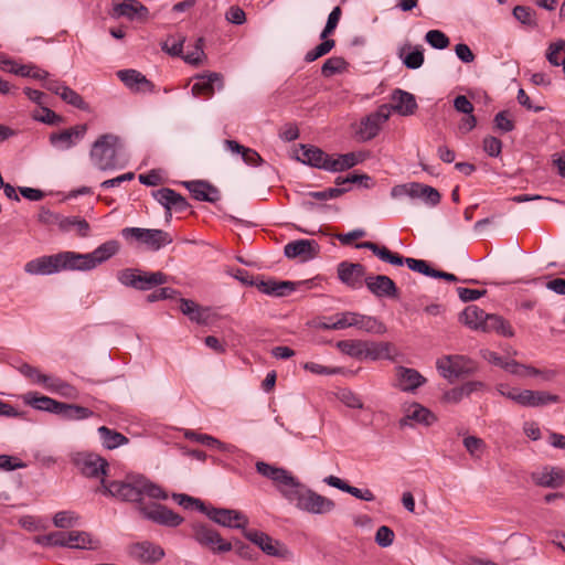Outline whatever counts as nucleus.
<instances>
[{
	"instance_id": "1",
	"label": "nucleus",
	"mask_w": 565,
	"mask_h": 565,
	"mask_svg": "<svg viewBox=\"0 0 565 565\" xmlns=\"http://www.w3.org/2000/svg\"><path fill=\"white\" fill-rule=\"evenodd\" d=\"M100 484V491L104 494L124 502L136 503L139 512L140 505H146L143 497L156 500H166L168 498L167 492L158 483L139 473H129L120 481L102 479Z\"/></svg>"
},
{
	"instance_id": "2",
	"label": "nucleus",
	"mask_w": 565,
	"mask_h": 565,
	"mask_svg": "<svg viewBox=\"0 0 565 565\" xmlns=\"http://www.w3.org/2000/svg\"><path fill=\"white\" fill-rule=\"evenodd\" d=\"M281 494L298 509L313 514L329 513L335 507L332 500L318 494L301 483L297 489H281Z\"/></svg>"
},
{
	"instance_id": "3",
	"label": "nucleus",
	"mask_w": 565,
	"mask_h": 565,
	"mask_svg": "<svg viewBox=\"0 0 565 565\" xmlns=\"http://www.w3.org/2000/svg\"><path fill=\"white\" fill-rule=\"evenodd\" d=\"M118 281L140 291L150 290L169 281V276L162 271H145L138 268H125L117 273Z\"/></svg>"
},
{
	"instance_id": "4",
	"label": "nucleus",
	"mask_w": 565,
	"mask_h": 565,
	"mask_svg": "<svg viewBox=\"0 0 565 565\" xmlns=\"http://www.w3.org/2000/svg\"><path fill=\"white\" fill-rule=\"evenodd\" d=\"M119 137L113 134H104L93 143L90 159L96 168L103 171L117 167V147Z\"/></svg>"
},
{
	"instance_id": "5",
	"label": "nucleus",
	"mask_w": 565,
	"mask_h": 565,
	"mask_svg": "<svg viewBox=\"0 0 565 565\" xmlns=\"http://www.w3.org/2000/svg\"><path fill=\"white\" fill-rule=\"evenodd\" d=\"M190 527L194 541L212 553L222 554L232 551L233 544L225 541L212 525L196 521L192 522Z\"/></svg>"
},
{
	"instance_id": "6",
	"label": "nucleus",
	"mask_w": 565,
	"mask_h": 565,
	"mask_svg": "<svg viewBox=\"0 0 565 565\" xmlns=\"http://www.w3.org/2000/svg\"><path fill=\"white\" fill-rule=\"evenodd\" d=\"M437 370L440 375L454 382L457 379L473 374L478 366L477 363L466 355H445L437 360Z\"/></svg>"
},
{
	"instance_id": "7",
	"label": "nucleus",
	"mask_w": 565,
	"mask_h": 565,
	"mask_svg": "<svg viewBox=\"0 0 565 565\" xmlns=\"http://www.w3.org/2000/svg\"><path fill=\"white\" fill-rule=\"evenodd\" d=\"M72 460L82 475L87 478H98L107 473L108 461L98 454L85 451L76 452Z\"/></svg>"
},
{
	"instance_id": "8",
	"label": "nucleus",
	"mask_w": 565,
	"mask_h": 565,
	"mask_svg": "<svg viewBox=\"0 0 565 565\" xmlns=\"http://www.w3.org/2000/svg\"><path fill=\"white\" fill-rule=\"evenodd\" d=\"M203 513L211 521L225 527L242 529L244 531L246 530L245 527L248 523V520L245 514L233 509L214 508L206 505V510Z\"/></svg>"
},
{
	"instance_id": "9",
	"label": "nucleus",
	"mask_w": 565,
	"mask_h": 565,
	"mask_svg": "<svg viewBox=\"0 0 565 565\" xmlns=\"http://www.w3.org/2000/svg\"><path fill=\"white\" fill-rule=\"evenodd\" d=\"M140 513L143 518L164 526L177 527L183 522L180 514L162 504L140 505Z\"/></svg>"
},
{
	"instance_id": "10",
	"label": "nucleus",
	"mask_w": 565,
	"mask_h": 565,
	"mask_svg": "<svg viewBox=\"0 0 565 565\" xmlns=\"http://www.w3.org/2000/svg\"><path fill=\"white\" fill-rule=\"evenodd\" d=\"M244 536L257 545L264 553L269 556L285 557L288 550L279 541L274 540L268 534L256 530H244Z\"/></svg>"
},
{
	"instance_id": "11",
	"label": "nucleus",
	"mask_w": 565,
	"mask_h": 565,
	"mask_svg": "<svg viewBox=\"0 0 565 565\" xmlns=\"http://www.w3.org/2000/svg\"><path fill=\"white\" fill-rule=\"evenodd\" d=\"M405 193L411 198H418L424 200L427 204L437 205L440 202V193L433 186L412 182L403 185H396L392 190V195Z\"/></svg>"
},
{
	"instance_id": "12",
	"label": "nucleus",
	"mask_w": 565,
	"mask_h": 565,
	"mask_svg": "<svg viewBox=\"0 0 565 565\" xmlns=\"http://www.w3.org/2000/svg\"><path fill=\"white\" fill-rule=\"evenodd\" d=\"M320 253V245L315 239H297L289 242L284 247L287 258H299L300 262L313 259Z\"/></svg>"
},
{
	"instance_id": "13",
	"label": "nucleus",
	"mask_w": 565,
	"mask_h": 565,
	"mask_svg": "<svg viewBox=\"0 0 565 565\" xmlns=\"http://www.w3.org/2000/svg\"><path fill=\"white\" fill-rule=\"evenodd\" d=\"M339 280L345 286L358 289L362 287L365 267L360 263L341 262L337 268Z\"/></svg>"
},
{
	"instance_id": "14",
	"label": "nucleus",
	"mask_w": 565,
	"mask_h": 565,
	"mask_svg": "<svg viewBox=\"0 0 565 565\" xmlns=\"http://www.w3.org/2000/svg\"><path fill=\"white\" fill-rule=\"evenodd\" d=\"M365 286L375 297H388L396 298L398 296V289L388 276L375 275L367 276L364 278Z\"/></svg>"
},
{
	"instance_id": "15",
	"label": "nucleus",
	"mask_w": 565,
	"mask_h": 565,
	"mask_svg": "<svg viewBox=\"0 0 565 565\" xmlns=\"http://www.w3.org/2000/svg\"><path fill=\"white\" fill-rule=\"evenodd\" d=\"M111 17H125L129 20L147 21L149 10L138 0H124V2L114 6Z\"/></svg>"
},
{
	"instance_id": "16",
	"label": "nucleus",
	"mask_w": 565,
	"mask_h": 565,
	"mask_svg": "<svg viewBox=\"0 0 565 565\" xmlns=\"http://www.w3.org/2000/svg\"><path fill=\"white\" fill-rule=\"evenodd\" d=\"M531 479L539 487L556 489L565 483V471L558 467H544L532 472Z\"/></svg>"
},
{
	"instance_id": "17",
	"label": "nucleus",
	"mask_w": 565,
	"mask_h": 565,
	"mask_svg": "<svg viewBox=\"0 0 565 565\" xmlns=\"http://www.w3.org/2000/svg\"><path fill=\"white\" fill-rule=\"evenodd\" d=\"M87 131V125H76L68 129L60 132H53L50 135V142L53 147L61 149H70L75 145L77 140L84 138Z\"/></svg>"
},
{
	"instance_id": "18",
	"label": "nucleus",
	"mask_w": 565,
	"mask_h": 565,
	"mask_svg": "<svg viewBox=\"0 0 565 565\" xmlns=\"http://www.w3.org/2000/svg\"><path fill=\"white\" fill-rule=\"evenodd\" d=\"M57 259L60 270H90L94 268V262L90 260L88 254L62 252L57 254Z\"/></svg>"
},
{
	"instance_id": "19",
	"label": "nucleus",
	"mask_w": 565,
	"mask_h": 565,
	"mask_svg": "<svg viewBox=\"0 0 565 565\" xmlns=\"http://www.w3.org/2000/svg\"><path fill=\"white\" fill-rule=\"evenodd\" d=\"M215 85L217 86V89H222L223 84V77L218 73H209L198 76V82L192 86V94L193 96H204L206 98H210L215 93Z\"/></svg>"
},
{
	"instance_id": "20",
	"label": "nucleus",
	"mask_w": 565,
	"mask_h": 565,
	"mask_svg": "<svg viewBox=\"0 0 565 565\" xmlns=\"http://www.w3.org/2000/svg\"><path fill=\"white\" fill-rule=\"evenodd\" d=\"M119 79L134 92H153L154 85L143 74L136 70H120L117 72Z\"/></svg>"
},
{
	"instance_id": "21",
	"label": "nucleus",
	"mask_w": 565,
	"mask_h": 565,
	"mask_svg": "<svg viewBox=\"0 0 565 565\" xmlns=\"http://www.w3.org/2000/svg\"><path fill=\"white\" fill-rule=\"evenodd\" d=\"M302 163L330 171L331 156L318 147L301 145V157H298Z\"/></svg>"
},
{
	"instance_id": "22",
	"label": "nucleus",
	"mask_w": 565,
	"mask_h": 565,
	"mask_svg": "<svg viewBox=\"0 0 565 565\" xmlns=\"http://www.w3.org/2000/svg\"><path fill=\"white\" fill-rule=\"evenodd\" d=\"M180 311L192 322L207 326L211 322V310L207 307H201L191 299H180Z\"/></svg>"
},
{
	"instance_id": "23",
	"label": "nucleus",
	"mask_w": 565,
	"mask_h": 565,
	"mask_svg": "<svg viewBox=\"0 0 565 565\" xmlns=\"http://www.w3.org/2000/svg\"><path fill=\"white\" fill-rule=\"evenodd\" d=\"M355 248L369 249L381 260L388 263L391 265H394V266L406 265V259L408 258V257H403L398 253L392 252L385 245H379L376 243L369 242V241L355 244Z\"/></svg>"
},
{
	"instance_id": "24",
	"label": "nucleus",
	"mask_w": 565,
	"mask_h": 565,
	"mask_svg": "<svg viewBox=\"0 0 565 565\" xmlns=\"http://www.w3.org/2000/svg\"><path fill=\"white\" fill-rule=\"evenodd\" d=\"M411 420L423 424L425 426H430L437 420V417L428 408L422 406L420 404L413 403L407 408L406 415L401 418L399 426L405 427L409 425Z\"/></svg>"
},
{
	"instance_id": "25",
	"label": "nucleus",
	"mask_w": 565,
	"mask_h": 565,
	"mask_svg": "<svg viewBox=\"0 0 565 565\" xmlns=\"http://www.w3.org/2000/svg\"><path fill=\"white\" fill-rule=\"evenodd\" d=\"M309 281L294 282V281H277L274 279L260 280L256 287L263 294L276 297H284L287 294L296 290L298 285L308 284Z\"/></svg>"
},
{
	"instance_id": "26",
	"label": "nucleus",
	"mask_w": 565,
	"mask_h": 565,
	"mask_svg": "<svg viewBox=\"0 0 565 565\" xmlns=\"http://www.w3.org/2000/svg\"><path fill=\"white\" fill-rule=\"evenodd\" d=\"M24 270L30 275H50L60 271L57 254L43 256L25 264Z\"/></svg>"
},
{
	"instance_id": "27",
	"label": "nucleus",
	"mask_w": 565,
	"mask_h": 565,
	"mask_svg": "<svg viewBox=\"0 0 565 565\" xmlns=\"http://www.w3.org/2000/svg\"><path fill=\"white\" fill-rule=\"evenodd\" d=\"M559 396L545 391L522 390L520 405L524 407H539L550 403H558Z\"/></svg>"
},
{
	"instance_id": "28",
	"label": "nucleus",
	"mask_w": 565,
	"mask_h": 565,
	"mask_svg": "<svg viewBox=\"0 0 565 565\" xmlns=\"http://www.w3.org/2000/svg\"><path fill=\"white\" fill-rule=\"evenodd\" d=\"M397 386L404 392H413L425 383V377L416 370L399 366L397 369Z\"/></svg>"
},
{
	"instance_id": "29",
	"label": "nucleus",
	"mask_w": 565,
	"mask_h": 565,
	"mask_svg": "<svg viewBox=\"0 0 565 565\" xmlns=\"http://www.w3.org/2000/svg\"><path fill=\"white\" fill-rule=\"evenodd\" d=\"M392 109L402 116H409L417 109L415 96L408 92L396 89L392 95Z\"/></svg>"
},
{
	"instance_id": "30",
	"label": "nucleus",
	"mask_w": 565,
	"mask_h": 565,
	"mask_svg": "<svg viewBox=\"0 0 565 565\" xmlns=\"http://www.w3.org/2000/svg\"><path fill=\"white\" fill-rule=\"evenodd\" d=\"M65 547L81 550H96L99 546V541L84 531L65 532Z\"/></svg>"
},
{
	"instance_id": "31",
	"label": "nucleus",
	"mask_w": 565,
	"mask_h": 565,
	"mask_svg": "<svg viewBox=\"0 0 565 565\" xmlns=\"http://www.w3.org/2000/svg\"><path fill=\"white\" fill-rule=\"evenodd\" d=\"M131 553L134 556L146 563H156L164 556L163 548L150 542L135 544Z\"/></svg>"
},
{
	"instance_id": "32",
	"label": "nucleus",
	"mask_w": 565,
	"mask_h": 565,
	"mask_svg": "<svg viewBox=\"0 0 565 565\" xmlns=\"http://www.w3.org/2000/svg\"><path fill=\"white\" fill-rule=\"evenodd\" d=\"M41 380L45 388L52 393L58 394L64 398L75 399L78 397V391L73 385L58 377L49 375L41 377Z\"/></svg>"
},
{
	"instance_id": "33",
	"label": "nucleus",
	"mask_w": 565,
	"mask_h": 565,
	"mask_svg": "<svg viewBox=\"0 0 565 565\" xmlns=\"http://www.w3.org/2000/svg\"><path fill=\"white\" fill-rule=\"evenodd\" d=\"M22 398L25 404L32 406L33 408L52 414H56L57 408L61 406V402L44 395H38L33 392L24 394Z\"/></svg>"
},
{
	"instance_id": "34",
	"label": "nucleus",
	"mask_w": 565,
	"mask_h": 565,
	"mask_svg": "<svg viewBox=\"0 0 565 565\" xmlns=\"http://www.w3.org/2000/svg\"><path fill=\"white\" fill-rule=\"evenodd\" d=\"M481 331L497 333L504 337H513L514 332L511 326L500 316L486 313L482 320Z\"/></svg>"
},
{
	"instance_id": "35",
	"label": "nucleus",
	"mask_w": 565,
	"mask_h": 565,
	"mask_svg": "<svg viewBox=\"0 0 565 565\" xmlns=\"http://www.w3.org/2000/svg\"><path fill=\"white\" fill-rule=\"evenodd\" d=\"M483 387V383L479 381H471L462 384L459 387H454L444 393L443 399L446 403L457 404L465 396H469L472 392L481 390Z\"/></svg>"
},
{
	"instance_id": "36",
	"label": "nucleus",
	"mask_w": 565,
	"mask_h": 565,
	"mask_svg": "<svg viewBox=\"0 0 565 565\" xmlns=\"http://www.w3.org/2000/svg\"><path fill=\"white\" fill-rule=\"evenodd\" d=\"M97 431L103 447L108 450L116 449L129 443V439L125 435L115 429H110L107 426L98 427Z\"/></svg>"
},
{
	"instance_id": "37",
	"label": "nucleus",
	"mask_w": 565,
	"mask_h": 565,
	"mask_svg": "<svg viewBox=\"0 0 565 565\" xmlns=\"http://www.w3.org/2000/svg\"><path fill=\"white\" fill-rule=\"evenodd\" d=\"M56 415H60L65 420H81L92 417L94 412L81 405L61 402V406L57 408Z\"/></svg>"
},
{
	"instance_id": "38",
	"label": "nucleus",
	"mask_w": 565,
	"mask_h": 565,
	"mask_svg": "<svg viewBox=\"0 0 565 565\" xmlns=\"http://www.w3.org/2000/svg\"><path fill=\"white\" fill-rule=\"evenodd\" d=\"M365 159L364 153H354L349 152L344 154H339L337 158L331 157L330 162V171L331 172H341L348 169L353 168L358 163L362 162Z\"/></svg>"
},
{
	"instance_id": "39",
	"label": "nucleus",
	"mask_w": 565,
	"mask_h": 565,
	"mask_svg": "<svg viewBox=\"0 0 565 565\" xmlns=\"http://www.w3.org/2000/svg\"><path fill=\"white\" fill-rule=\"evenodd\" d=\"M392 344L388 342H367L364 341L363 359L372 361L380 359H392Z\"/></svg>"
},
{
	"instance_id": "40",
	"label": "nucleus",
	"mask_w": 565,
	"mask_h": 565,
	"mask_svg": "<svg viewBox=\"0 0 565 565\" xmlns=\"http://www.w3.org/2000/svg\"><path fill=\"white\" fill-rule=\"evenodd\" d=\"M225 146L232 152L241 153L243 161L248 166L258 167L264 161L257 151L239 145L236 140H225Z\"/></svg>"
},
{
	"instance_id": "41",
	"label": "nucleus",
	"mask_w": 565,
	"mask_h": 565,
	"mask_svg": "<svg viewBox=\"0 0 565 565\" xmlns=\"http://www.w3.org/2000/svg\"><path fill=\"white\" fill-rule=\"evenodd\" d=\"M172 243V237L162 230L147 228L143 244L152 250H159L161 247Z\"/></svg>"
},
{
	"instance_id": "42",
	"label": "nucleus",
	"mask_w": 565,
	"mask_h": 565,
	"mask_svg": "<svg viewBox=\"0 0 565 565\" xmlns=\"http://www.w3.org/2000/svg\"><path fill=\"white\" fill-rule=\"evenodd\" d=\"M119 250V243L117 241H107L98 246L94 252L88 253L89 258L94 262V268L110 257H113Z\"/></svg>"
},
{
	"instance_id": "43",
	"label": "nucleus",
	"mask_w": 565,
	"mask_h": 565,
	"mask_svg": "<svg viewBox=\"0 0 565 565\" xmlns=\"http://www.w3.org/2000/svg\"><path fill=\"white\" fill-rule=\"evenodd\" d=\"M60 228L64 232L75 230L81 237H87L90 226L88 222L78 216H62L60 222Z\"/></svg>"
},
{
	"instance_id": "44",
	"label": "nucleus",
	"mask_w": 565,
	"mask_h": 565,
	"mask_svg": "<svg viewBox=\"0 0 565 565\" xmlns=\"http://www.w3.org/2000/svg\"><path fill=\"white\" fill-rule=\"evenodd\" d=\"M486 312L477 306H468L460 315V321L473 330H481Z\"/></svg>"
},
{
	"instance_id": "45",
	"label": "nucleus",
	"mask_w": 565,
	"mask_h": 565,
	"mask_svg": "<svg viewBox=\"0 0 565 565\" xmlns=\"http://www.w3.org/2000/svg\"><path fill=\"white\" fill-rule=\"evenodd\" d=\"M270 480L276 484L280 492L281 489H297L300 484L298 479L294 477L291 472L280 467H278Z\"/></svg>"
},
{
	"instance_id": "46",
	"label": "nucleus",
	"mask_w": 565,
	"mask_h": 565,
	"mask_svg": "<svg viewBox=\"0 0 565 565\" xmlns=\"http://www.w3.org/2000/svg\"><path fill=\"white\" fill-rule=\"evenodd\" d=\"M270 480L276 484L280 492L281 489H297L300 484L298 479L294 477L291 472L280 467H278Z\"/></svg>"
},
{
	"instance_id": "47",
	"label": "nucleus",
	"mask_w": 565,
	"mask_h": 565,
	"mask_svg": "<svg viewBox=\"0 0 565 565\" xmlns=\"http://www.w3.org/2000/svg\"><path fill=\"white\" fill-rule=\"evenodd\" d=\"M270 480L276 484L280 492L281 489H297L300 484L298 479L294 477L291 472L280 467H278Z\"/></svg>"
},
{
	"instance_id": "48",
	"label": "nucleus",
	"mask_w": 565,
	"mask_h": 565,
	"mask_svg": "<svg viewBox=\"0 0 565 565\" xmlns=\"http://www.w3.org/2000/svg\"><path fill=\"white\" fill-rule=\"evenodd\" d=\"M349 63L341 56H332L328 58L322 67L321 74L324 77H331L335 74L343 73L348 70Z\"/></svg>"
},
{
	"instance_id": "49",
	"label": "nucleus",
	"mask_w": 565,
	"mask_h": 565,
	"mask_svg": "<svg viewBox=\"0 0 565 565\" xmlns=\"http://www.w3.org/2000/svg\"><path fill=\"white\" fill-rule=\"evenodd\" d=\"M337 348L351 358L363 359L364 341L341 340L337 342Z\"/></svg>"
},
{
	"instance_id": "50",
	"label": "nucleus",
	"mask_w": 565,
	"mask_h": 565,
	"mask_svg": "<svg viewBox=\"0 0 565 565\" xmlns=\"http://www.w3.org/2000/svg\"><path fill=\"white\" fill-rule=\"evenodd\" d=\"M380 126L381 124L372 115H369L361 121L358 134L362 140H371L377 136Z\"/></svg>"
},
{
	"instance_id": "51",
	"label": "nucleus",
	"mask_w": 565,
	"mask_h": 565,
	"mask_svg": "<svg viewBox=\"0 0 565 565\" xmlns=\"http://www.w3.org/2000/svg\"><path fill=\"white\" fill-rule=\"evenodd\" d=\"M178 192L170 188H161L159 190L152 191V196L156 201H158L162 206L168 211V216H171V209L174 204V200L178 196Z\"/></svg>"
},
{
	"instance_id": "52",
	"label": "nucleus",
	"mask_w": 565,
	"mask_h": 565,
	"mask_svg": "<svg viewBox=\"0 0 565 565\" xmlns=\"http://www.w3.org/2000/svg\"><path fill=\"white\" fill-rule=\"evenodd\" d=\"M10 73L22 76V77H31L34 79H46L49 77V73L44 70L39 68L35 65H20L19 67H11Z\"/></svg>"
},
{
	"instance_id": "53",
	"label": "nucleus",
	"mask_w": 565,
	"mask_h": 565,
	"mask_svg": "<svg viewBox=\"0 0 565 565\" xmlns=\"http://www.w3.org/2000/svg\"><path fill=\"white\" fill-rule=\"evenodd\" d=\"M32 118L50 126H57L64 121V118L61 115L45 106H42L40 110L34 111L32 114Z\"/></svg>"
},
{
	"instance_id": "54",
	"label": "nucleus",
	"mask_w": 565,
	"mask_h": 565,
	"mask_svg": "<svg viewBox=\"0 0 565 565\" xmlns=\"http://www.w3.org/2000/svg\"><path fill=\"white\" fill-rule=\"evenodd\" d=\"M61 98L81 110H88L89 105L83 99V97L68 86L62 87Z\"/></svg>"
},
{
	"instance_id": "55",
	"label": "nucleus",
	"mask_w": 565,
	"mask_h": 565,
	"mask_svg": "<svg viewBox=\"0 0 565 565\" xmlns=\"http://www.w3.org/2000/svg\"><path fill=\"white\" fill-rule=\"evenodd\" d=\"M323 41L318 44L315 49L308 51L305 55V61L311 63L319 57L328 54L335 45V41L332 39H322Z\"/></svg>"
},
{
	"instance_id": "56",
	"label": "nucleus",
	"mask_w": 565,
	"mask_h": 565,
	"mask_svg": "<svg viewBox=\"0 0 565 565\" xmlns=\"http://www.w3.org/2000/svg\"><path fill=\"white\" fill-rule=\"evenodd\" d=\"M335 184L340 188H343L345 184L350 183H359L363 188H371L372 186V179L367 174H359L356 172L350 173L347 177H338L335 178Z\"/></svg>"
},
{
	"instance_id": "57",
	"label": "nucleus",
	"mask_w": 565,
	"mask_h": 565,
	"mask_svg": "<svg viewBox=\"0 0 565 565\" xmlns=\"http://www.w3.org/2000/svg\"><path fill=\"white\" fill-rule=\"evenodd\" d=\"M504 370L520 377L534 376L539 373L536 367L521 364L515 360H510L509 363L504 365Z\"/></svg>"
},
{
	"instance_id": "58",
	"label": "nucleus",
	"mask_w": 565,
	"mask_h": 565,
	"mask_svg": "<svg viewBox=\"0 0 565 565\" xmlns=\"http://www.w3.org/2000/svg\"><path fill=\"white\" fill-rule=\"evenodd\" d=\"M183 185L189 190L192 198L198 201L207 202V200L212 199L205 193L206 181L204 180L185 181Z\"/></svg>"
},
{
	"instance_id": "59",
	"label": "nucleus",
	"mask_w": 565,
	"mask_h": 565,
	"mask_svg": "<svg viewBox=\"0 0 565 565\" xmlns=\"http://www.w3.org/2000/svg\"><path fill=\"white\" fill-rule=\"evenodd\" d=\"M34 542L42 546L65 547V532H52L45 535H39L34 537Z\"/></svg>"
},
{
	"instance_id": "60",
	"label": "nucleus",
	"mask_w": 565,
	"mask_h": 565,
	"mask_svg": "<svg viewBox=\"0 0 565 565\" xmlns=\"http://www.w3.org/2000/svg\"><path fill=\"white\" fill-rule=\"evenodd\" d=\"M426 42L434 49L444 50L448 47L449 38L439 30H430L425 35Z\"/></svg>"
},
{
	"instance_id": "61",
	"label": "nucleus",
	"mask_w": 565,
	"mask_h": 565,
	"mask_svg": "<svg viewBox=\"0 0 565 565\" xmlns=\"http://www.w3.org/2000/svg\"><path fill=\"white\" fill-rule=\"evenodd\" d=\"M173 500L181 507L185 509L195 508L200 512H204L206 510V505L203 501L200 499L190 497L184 493H173L172 495Z\"/></svg>"
},
{
	"instance_id": "62",
	"label": "nucleus",
	"mask_w": 565,
	"mask_h": 565,
	"mask_svg": "<svg viewBox=\"0 0 565 565\" xmlns=\"http://www.w3.org/2000/svg\"><path fill=\"white\" fill-rule=\"evenodd\" d=\"M513 15L522 24L530 25V26L536 25V21L534 18L535 12L530 7L516 6L513 9Z\"/></svg>"
},
{
	"instance_id": "63",
	"label": "nucleus",
	"mask_w": 565,
	"mask_h": 565,
	"mask_svg": "<svg viewBox=\"0 0 565 565\" xmlns=\"http://www.w3.org/2000/svg\"><path fill=\"white\" fill-rule=\"evenodd\" d=\"M79 516L70 511H60L53 518V523L56 527L67 529L75 525Z\"/></svg>"
},
{
	"instance_id": "64",
	"label": "nucleus",
	"mask_w": 565,
	"mask_h": 565,
	"mask_svg": "<svg viewBox=\"0 0 565 565\" xmlns=\"http://www.w3.org/2000/svg\"><path fill=\"white\" fill-rule=\"evenodd\" d=\"M184 41V36H180L179 40H174L170 36L162 43L161 49L171 56H182Z\"/></svg>"
}]
</instances>
